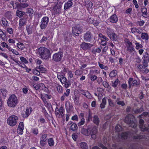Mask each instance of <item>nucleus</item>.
Segmentation results:
<instances>
[{"mask_svg": "<svg viewBox=\"0 0 149 149\" xmlns=\"http://www.w3.org/2000/svg\"><path fill=\"white\" fill-rule=\"evenodd\" d=\"M80 131L83 135L88 136L90 135L92 138L95 139L96 138L97 134V129L95 126L93 127L92 129L90 127H88L87 129L82 127Z\"/></svg>", "mask_w": 149, "mask_h": 149, "instance_id": "nucleus-1", "label": "nucleus"}, {"mask_svg": "<svg viewBox=\"0 0 149 149\" xmlns=\"http://www.w3.org/2000/svg\"><path fill=\"white\" fill-rule=\"evenodd\" d=\"M37 51L38 54L42 59H48L51 55L50 50L45 47H40Z\"/></svg>", "mask_w": 149, "mask_h": 149, "instance_id": "nucleus-2", "label": "nucleus"}, {"mask_svg": "<svg viewBox=\"0 0 149 149\" xmlns=\"http://www.w3.org/2000/svg\"><path fill=\"white\" fill-rule=\"evenodd\" d=\"M18 103V100L16 96L14 94L11 95L9 97L7 103L9 107H13Z\"/></svg>", "mask_w": 149, "mask_h": 149, "instance_id": "nucleus-3", "label": "nucleus"}, {"mask_svg": "<svg viewBox=\"0 0 149 149\" xmlns=\"http://www.w3.org/2000/svg\"><path fill=\"white\" fill-rule=\"evenodd\" d=\"M134 118L135 117L134 116L128 115L125 118V122L129 124L130 127L134 128H135L137 125L134 121Z\"/></svg>", "mask_w": 149, "mask_h": 149, "instance_id": "nucleus-4", "label": "nucleus"}, {"mask_svg": "<svg viewBox=\"0 0 149 149\" xmlns=\"http://www.w3.org/2000/svg\"><path fill=\"white\" fill-rule=\"evenodd\" d=\"M106 32L108 36L113 41H116L117 36L114 33V30L110 27H107Z\"/></svg>", "mask_w": 149, "mask_h": 149, "instance_id": "nucleus-5", "label": "nucleus"}, {"mask_svg": "<svg viewBox=\"0 0 149 149\" xmlns=\"http://www.w3.org/2000/svg\"><path fill=\"white\" fill-rule=\"evenodd\" d=\"M82 31V26L79 24L75 25L72 27V32L76 36H78Z\"/></svg>", "mask_w": 149, "mask_h": 149, "instance_id": "nucleus-6", "label": "nucleus"}, {"mask_svg": "<svg viewBox=\"0 0 149 149\" xmlns=\"http://www.w3.org/2000/svg\"><path fill=\"white\" fill-rule=\"evenodd\" d=\"M18 119L17 116L15 115H12L7 119V123L10 126H13L17 124Z\"/></svg>", "mask_w": 149, "mask_h": 149, "instance_id": "nucleus-7", "label": "nucleus"}, {"mask_svg": "<svg viewBox=\"0 0 149 149\" xmlns=\"http://www.w3.org/2000/svg\"><path fill=\"white\" fill-rule=\"evenodd\" d=\"M63 57V53L58 52L53 54L52 60L56 62H59L61 61Z\"/></svg>", "mask_w": 149, "mask_h": 149, "instance_id": "nucleus-8", "label": "nucleus"}, {"mask_svg": "<svg viewBox=\"0 0 149 149\" xmlns=\"http://www.w3.org/2000/svg\"><path fill=\"white\" fill-rule=\"evenodd\" d=\"M32 111V109L31 107H27L26 110H23L21 111V115L24 118H27Z\"/></svg>", "mask_w": 149, "mask_h": 149, "instance_id": "nucleus-9", "label": "nucleus"}, {"mask_svg": "<svg viewBox=\"0 0 149 149\" xmlns=\"http://www.w3.org/2000/svg\"><path fill=\"white\" fill-rule=\"evenodd\" d=\"M93 38V35L92 32L90 31L86 32L84 35L83 38L84 40L87 42H90Z\"/></svg>", "mask_w": 149, "mask_h": 149, "instance_id": "nucleus-10", "label": "nucleus"}, {"mask_svg": "<svg viewBox=\"0 0 149 149\" xmlns=\"http://www.w3.org/2000/svg\"><path fill=\"white\" fill-rule=\"evenodd\" d=\"M93 44L85 42H82L80 45L81 47L84 50H90L91 47L93 46Z\"/></svg>", "mask_w": 149, "mask_h": 149, "instance_id": "nucleus-11", "label": "nucleus"}, {"mask_svg": "<svg viewBox=\"0 0 149 149\" xmlns=\"http://www.w3.org/2000/svg\"><path fill=\"white\" fill-rule=\"evenodd\" d=\"M129 85V88H130L131 86H136L139 85V83H138L137 80H134L133 78H130L128 81Z\"/></svg>", "mask_w": 149, "mask_h": 149, "instance_id": "nucleus-12", "label": "nucleus"}, {"mask_svg": "<svg viewBox=\"0 0 149 149\" xmlns=\"http://www.w3.org/2000/svg\"><path fill=\"white\" fill-rule=\"evenodd\" d=\"M47 140V134H42L40 138V145L42 147H44L46 145Z\"/></svg>", "mask_w": 149, "mask_h": 149, "instance_id": "nucleus-13", "label": "nucleus"}, {"mask_svg": "<svg viewBox=\"0 0 149 149\" xmlns=\"http://www.w3.org/2000/svg\"><path fill=\"white\" fill-rule=\"evenodd\" d=\"M15 8L20 9L22 10L23 8H25L29 6V4L27 3H19L18 2L15 3Z\"/></svg>", "mask_w": 149, "mask_h": 149, "instance_id": "nucleus-14", "label": "nucleus"}, {"mask_svg": "<svg viewBox=\"0 0 149 149\" xmlns=\"http://www.w3.org/2000/svg\"><path fill=\"white\" fill-rule=\"evenodd\" d=\"M27 18L23 17L20 19L19 21V28H21L22 26L25 25L27 22Z\"/></svg>", "mask_w": 149, "mask_h": 149, "instance_id": "nucleus-15", "label": "nucleus"}, {"mask_svg": "<svg viewBox=\"0 0 149 149\" xmlns=\"http://www.w3.org/2000/svg\"><path fill=\"white\" fill-rule=\"evenodd\" d=\"M61 7L62 4L59 3H57L56 5L53 8V9L56 14L59 13L61 12L60 11L61 10Z\"/></svg>", "mask_w": 149, "mask_h": 149, "instance_id": "nucleus-16", "label": "nucleus"}, {"mask_svg": "<svg viewBox=\"0 0 149 149\" xmlns=\"http://www.w3.org/2000/svg\"><path fill=\"white\" fill-rule=\"evenodd\" d=\"M64 39L66 42L72 41L73 39L72 33L70 32L67 33L64 36Z\"/></svg>", "mask_w": 149, "mask_h": 149, "instance_id": "nucleus-17", "label": "nucleus"}, {"mask_svg": "<svg viewBox=\"0 0 149 149\" xmlns=\"http://www.w3.org/2000/svg\"><path fill=\"white\" fill-rule=\"evenodd\" d=\"M110 22L113 23H116L118 21V17L116 14L112 15L108 19Z\"/></svg>", "mask_w": 149, "mask_h": 149, "instance_id": "nucleus-18", "label": "nucleus"}, {"mask_svg": "<svg viewBox=\"0 0 149 149\" xmlns=\"http://www.w3.org/2000/svg\"><path fill=\"white\" fill-rule=\"evenodd\" d=\"M67 111L69 113L72 110L73 107L72 104L69 101H67L65 104Z\"/></svg>", "mask_w": 149, "mask_h": 149, "instance_id": "nucleus-19", "label": "nucleus"}, {"mask_svg": "<svg viewBox=\"0 0 149 149\" xmlns=\"http://www.w3.org/2000/svg\"><path fill=\"white\" fill-rule=\"evenodd\" d=\"M80 93L89 99H91L92 97L91 95L88 91H85L82 90L80 91Z\"/></svg>", "mask_w": 149, "mask_h": 149, "instance_id": "nucleus-20", "label": "nucleus"}, {"mask_svg": "<svg viewBox=\"0 0 149 149\" xmlns=\"http://www.w3.org/2000/svg\"><path fill=\"white\" fill-rule=\"evenodd\" d=\"M73 4L72 0H69L66 2L64 6V9L66 10L69 9L71 7Z\"/></svg>", "mask_w": 149, "mask_h": 149, "instance_id": "nucleus-21", "label": "nucleus"}, {"mask_svg": "<svg viewBox=\"0 0 149 149\" xmlns=\"http://www.w3.org/2000/svg\"><path fill=\"white\" fill-rule=\"evenodd\" d=\"M141 11L142 13V15L143 17L147 18L148 17L146 8L145 7L142 8L141 9Z\"/></svg>", "mask_w": 149, "mask_h": 149, "instance_id": "nucleus-22", "label": "nucleus"}, {"mask_svg": "<svg viewBox=\"0 0 149 149\" xmlns=\"http://www.w3.org/2000/svg\"><path fill=\"white\" fill-rule=\"evenodd\" d=\"M93 123L96 125H99L100 121L99 118L97 115H95L93 116Z\"/></svg>", "mask_w": 149, "mask_h": 149, "instance_id": "nucleus-23", "label": "nucleus"}, {"mask_svg": "<svg viewBox=\"0 0 149 149\" xmlns=\"http://www.w3.org/2000/svg\"><path fill=\"white\" fill-rule=\"evenodd\" d=\"M26 13L28 15L29 17L32 18L33 16L34 11L33 8H29L26 9Z\"/></svg>", "mask_w": 149, "mask_h": 149, "instance_id": "nucleus-24", "label": "nucleus"}, {"mask_svg": "<svg viewBox=\"0 0 149 149\" xmlns=\"http://www.w3.org/2000/svg\"><path fill=\"white\" fill-rule=\"evenodd\" d=\"M20 9H17L16 13V16L19 18L22 17L25 14L26 12L24 11L20 10Z\"/></svg>", "mask_w": 149, "mask_h": 149, "instance_id": "nucleus-25", "label": "nucleus"}, {"mask_svg": "<svg viewBox=\"0 0 149 149\" xmlns=\"http://www.w3.org/2000/svg\"><path fill=\"white\" fill-rule=\"evenodd\" d=\"M144 110L143 106H142L139 109H135L133 110V111L134 114H138L141 113L144 111Z\"/></svg>", "mask_w": 149, "mask_h": 149, "instance_id": "nucleus-26", "label": "nucleus"}, {"mask_svg": "<svg viewBox=\"0 0 149 149\" xmlns=\"http://www.w3.org/2000/svg\"><path fill=\"white\" fill-rule=\"evenodd\" d=\"M84 2L87 8L91 9L92 8L93 3L89 0H85Z\"/></svg>", "mask_w": 149, "mask_h": 149, "instance_id": "nucleus-27", "label": "nucleus"}, {"mask_svg": "<svg viewBox=\"0 0 149 149\" xmlns=\"http://www.w3.org/2000/svg\"><path fill=\"white\" fill-rule=\"evenodd\" d=\"M142 30L141 29H138L136 27H134L131 29V32L133 33H135L136 32L140 34L142 31Z\"/></svg>", "mask_w": 149, "mask_h": 149, "instance_id": "nucleus-28", "label": "nucleus"}, {"mask_svg": "<svg viewBox=\"0 0 149 149\" xmlns=\"http://www.w3.org/2000/svg\"><path fill=\"white\" fill-rule=\"evenodd\" d=\"M141 37L142 39L145 40L146 41H147L148 39V36L147 33H141Z\"/></svg>", "mask_w": 149, "mask_h": 149, "instance_id": "nucleus-29", "label": "nucleus"}, {"mask_svg": "<svg viewBox=\"0 0 149 149\" xmlns=\"http://www.w3.org/2000/svg\"><path fill=\"white\" fill-rule=\"evenodd\" d=\"M37 70H39V72L38 73L40 74V72L42 73H45L46 71L45 68L43 67L42 65H40L39 66L36 67Z\"/></svg>", "mask_w": 149, "mask_h": 149, "instance_id": "nucleus-30", "label": "nucleus"}, {"mask_svg": "<svg viewBox=\"0 0 149 149\" xmlns=\"http://www.w3.org/2000/svg\"><path fill=\"white\" fill-rule=\"evenodd\" d=\"M1 21L3 26L4 27H6L9 26L8 22L6 19L4 18H2L1 19Z\"/></svg>", "mask_w": 149, "mask_h": 149, "instance_id": "nucleus-31", "label": "nucleus"}, {"mask_svg": "<svg viewBox=\"0 0 149 149\" xmlns=\"http://www.w3.org/2000/svg\"><path fill=\"white\" fill-rule=\"evenodd\" d=\"M48 144L50 146H53L54 144V141L52 138H49L47 140Z\"/></svg>", "mask_w": 149, "mask_h": 149, "instance_id": "nucleus-32", "label": "nucleus"}, {"mask_svg": "<svg viewBox=\"0 0 149 149\" xmlns=\"http://www.w3.org/2000/svg\"><path fill=\"white\" fill-rule=\"evenodd\" d=\"M142 58L143 61H147L149 62V54L147 52H145L143 54Z\"/></svg>", "mask_w": 149, "mask_h": 149, "instance_id": "nucleus-33", "label": "nucleus"}, {"mask_svg": "<svg viewBox=\"0 0 149 149\" xmlns=\"http://www.w3.org/2000/svg\"><path fill=\"white\" fill-rule=\"evenodd\" d=\"M80 146L82 149H88V146L86 143L81 142L80 143Z\"/></svg>", "mask_w": 149, "mask_h": 149, "instance_id": "nucleus-34", "label": "nucleus"}, {"mask_svg": "<svg viewBox=\"0 0 149 149\" xmlns=\"http://www.w3.org/2000/svg\"><path fill=\"white\" fill-rule=\"evenodd\" d=\"M0 37L2 38V40L5 41L6 38V35L0 29Z\"/></svg>", "mask_w": 149, "mask_h": 149, "instance_id": "nucleus-35", "label": "nucleus"}, {"mask_svg": "<svg viewBox=\"0 0 149 149\" xmlns=\"http://www.w3.org/2000/svg\"><path fill=\"white\" fill-rule=\"evenodd\" d=\"M48 24L43 22H41L40 24V28L41 29H44L47 27Z\"/></svg>", "mask_w": 149, "mask_h": 149, "instance_id": "nucleus-36", "label": "nucleus"}, {"mask_svg": "<svg viewBox=\"0 0 149 149\" xmlns=\"http://www.w3.org/2000/svg\"><path fill=\"white\" fill-rule=\"evenodd\" d=\"M7 91L5 89H0V95L2 94L3 96H6L7 94Z\"/></svg>", "mask_w": 149, "mask_h": 149, "instance_id": "nucleus-37", "label": "nucleus"}, {"mask_svg": "<svg viewBox=\"0 0 149 149\" xmlns=\"http://www.w3.org/2000/svg\"><path fill=\"white\" fill-rule=\"evenodd\" d=\"M117 71L116 70H115L111 71L109 74V77H115L117 74Z\"/></svg>", "mask_w": 149, "mask_h": 149, "instance_id": "nucleus-38", "label": "nucleus"}, {"mask_svg": "<svg viewBox=\"0 0 149 149\" xmlns=\"http://www.w3.org/2000/svg\"><path fill=\"white\" fill-rule=\"evenodd\" d=\"M71 130L72 131H75L78 129L77 125L75 123H73L70 126Z\"/></svg>", "mask_w": 149, "mask_h": 149, "instance_id": "nucleus-39", "label": "nucleus"}, {"mask_svg": "<svg viewBox=\"0 0 149 149\" xmlns=\"http://www.w3.org/2000/svg\"><path fill=\"white\" fill-rule=\"evenodd\" d=\"M17 46L18 48L20 49H23L25 47L24 44L22 43L19 42L17 44Z\"/></svg>", "mask_w": 149, "mask_h": 149, "instance_id": "nucleus-40", "label": "nucleus"}, {"mask_svg": "<svg viewBox=\"0 0 149 149\" xmlns=\"http://www.w3.org/2000/svg\"><path fill=\"white\" fill-rule=\"evenodd\" d=\"M128 134L127 132H123L121 134V137L122 139H126L128 137Z\"/></svg>", "mask_w": 149, "mask_h": 149, "instance_id": "nucleus-41", "label": "nucleus"}, {"mask_svg": "<svg viewBox=\"0 0 149 149\" xmlns=\"http://www.w3.org/2000/svg\"><path fill=\"white\" fill-rule=\"evenodd\" d=\"M85 120L84 118H81L80 121H79L78 123V125L79 127L82 126L85 123Z\"/></svg>", "mask_w": 149, "mask_h": 149, "instance_id": "nucleus-42", "label": "nucleus"}, {"mask_svg": "<svg viewBox=\"0 0 149 149\" xmlns=\"http://www.w3.org/2000/svg\"><path fill=\"white\" fill-rule=\"evenodd\" d=\"M63 84H64V86L66 88H68L69 86L71 85V81L70 80H68L65 81L64 83Z\"/></svg>", "mask_w": 149, "mask_h": 149, "instance_id": "nucleus-43", "label": "nucleus"}, {"mask_svg": "<svg viewBox=\"0 0 149 149\" xmlns=\"http://www.w3.org/2000/svg\"><path fill=\"white\" fill-rule=\"evenodd\" d=\"M49 21V19L48 17L45 16L44 17L42 18L41 19V21L46 23L47 24H48Z\"/></svg>", "mask_w": 149, "mask_h": 149, "instance_id": "nucleus-44", "label": "nucleus"}, {"mask_svg": "<svg viewBox=\"0 0 149 149\" xmlns=\"http://www.w3.org/2000/svg\"><path fill=\"white\" fill-rule=\"evenodd\" d=\"M99 37L102 39H103L102 40L105 41H107L109 40V39L107 38L105 36L103 35L101 33H100L98 34Z\"/></svg>", "mask_w": 149, "mask_h": 149, "instance_id": "nucleus-45", "label": "nucleus"}, {"mask_svg": "<svg viewBox=\"0 0 149 149\" xmlns=\"http://www.w3.org/2000/svg\"><path fill=\"white\" fill-rule=\"evenodd\" d=\"M127 51L130 53H131L132 52L135 50V49L133 46H127Z\"/></svg>", "mask_w": 149, "mask_h": 149, "instance_id": "nucleus-46", "label": "nucleus"}, {"mask_svg": "<svg viewBox=\"0 0 149 149\" xmlns=\"http://www.w3.org/2000/svg\"><path fill=\"white\" fill-rule=\"evenodd\" d=\"M115 129L116 131L119 132L122 131V127L120 125H117L115 127Z\"/></svg>", "mask_w": 149, "mask_h": 149, "instance_id": "nucleus-47", "label": "nucleus"}, {"mask_svg": "<svg viewBox=\"0 0 149 149\" xmlns=\"http://www.w3.org/2000/svg\"><path fill=\"white\" fill-rule=\"evenodd\" d=\"M135 45H136V48L137 49H138L140 48H141L143 47L142 45L140 44L139 43L137 42H135Z\"/></svg>", "mask_w": 149, "mask_h": 149, "instance_id": "nucleus-48", "label": "nucleus"}, {"mask_svg": "<svg viewBox=\"0 0 149 149\" xmlns=\"http://www.w3.org/2000/svg\"><path fill=\"white\" fill-rule=\"evenodd\" d=\"M133 138L134 139H141L143 138V136L141 135H139L138 136H134Z\"/></svg>", "mask_w": 149, "mask_h": 149, "instance_id": "nucleus-49", "label": "nucleus"}, {"mask_svg": "<svg viewBox=\"0 0 149 149\" xmlns=\"http://www.w3.org/2000/svg\"><path fill=\"white\" fill-rule=\"evenodd\" d=\"M99 66L101 69H104L107 70L108 69V67L100 63L99 62H98Z\"/></svg>", "mask_w": 149, "mask_h": 149, "instance_id": "nucleus-50", "label": "nucleus"}, {"mask_svg": "<svg viewBox=\"0 0 149 149\" xmlns=\"http://www.w3.org/2000/svg\"><path fill=\"white\" fill-rule=\"evenodd\" d=\"M55 113L56 117L60 118V111L57 107H56L55 109Z\"/></svg>", "mask_w": 149, "mask_h": 149, "instance_id": "nucleus-51", "label": "nucleus"}, {"mask_svg": "<svg viewBox=\"0 0 149 149\" xmlns=\"http://www.w3.org/2000/svg\"><path fill=\"white\" fill-rule=\"evenodd\" d=\"M48 39V38L46 36H43L39 42L40 43H43L45 42Z\"/></svg>", "mask_w": 149, "mask_h": 149, "instance_id": "nucleus-52", "label": "nucleus"}, {"mask_svg": "<svg viewBox=\"0 0 149 149\" xmlns=\"http://www.w3.org/2000/svg\"><path fill=\"white\" fill-rule=\"evenodd\" d=\"M20 59L22 63H28V61L23 56H21L20 57Z\"/></svg>", "mask_w": 149, "mask_h": 149, "instance_id": "nucleus-53", "label": "nucleus"}, {"mask_svg": "<svg viewBox=\"0 0 149 149\" xmlns=\"http://www.w3.org/2000/svg\"><path fill=\"white\" fill-rule=\"evenodd\" d=\"M119 80L118 79H117L113 83L112 86L113 87H116L117 86L118 84Z\"/></svg>", "mask_w": 149, "mask_h": 149, "instance_id": "nucleus-54", "label": "nucleus"}, {"mask_svg": "<svg viewBox=\"0 0 149 149\" xmlns=\"http://www.w3.org/2000/svg\"><path fill=\"white\" fill-rule=\"evenodd\" d=\"M32 132L34 134L37 135L38 134V129L37 128L32 129Z\"/></svg>", "mask_w": 149, "mask_h": 149, "instance_id": "nucleus-55", "label": "nucleus"}, {"mask_svg": "<svg viewBox=\"0 0 149 149\" xmlns=\"http://www.w3.org/2000/svg\"><path fill=\"white\" fill-rule=\"evenodd\" d=\"M139 127H142L143 126L144 123V120L142 119H140L139 120Z\"/></svg>", "mask_w": 149, "mask_h": 149, "instance_id": "nucleus-56", "label": "nucleus"}, {"mask_svg": "<svg viewBox=\"0 0 149 149\" xmlns=\"http://www.w3.org/2000/svg\"><path fill=\"white\" fill-rule=\"evenodd\" d=\"M5 15L7 18H10L11 16V12L10 11H7L5 14Z\"/></svg>", "mask_w": 149, "mask_h": 149, "instance_id": "nucleus-57", "label": "nucleus"}, {"mask_svg": "<svg viewBox=\"0 0 149 149\" xmlns=\"http://www.w3.org/2000/svg\"><path fill=\"white\" fill-rule=\"evenodd\" d=\"M57 91L59 93H63V88L60 85H59L57 86Z\"/></svg>", "mask_w": 149, "mask_h": 149, "instance_id": "nucleus-58", "label": "nucleus"}, {"mask_svg": "<svg viewBox=\"0 0 149 149\" xmlns=\"http://www.w3.org/2000/svg\"><path fill=\"white\" fill-rule=\"evenodd\" d=\"M138 69L140 70V71H141V70L143 69V70H145L146 69H147V67H145L143 66H142L141 64H139L138 66Z\"/></svg>", "mask_w": 149, "mask_h": 149, "instance_id": "nucleus-59", "label": "nucleus"}, {"mask_svg": "<svg viewBox=\"0 0 149 149\" xmlns=\"http://www.w3.org/2000/svg\"><path fill=\"white\" fill-rule=\"evenodd\" d=\"M92 22H91L95 26H97L99 24V23L97 20H93V19H91Z\"/></svg>", "mask_w": 149, "mask_h": 149, "instance_id": "nucleus-60", "label": "nucleus"}, {"mask_svg": "<svg viewBox=\"0 0 149 149\" xmlns=\"http://www.w3.org/2000/svg\"><path fill=\"white\" fill-rule=\"evenodd\" d=\"M73 99L75 103H76L77 104L78 103L79 100V97L75 95L74 97L73 98Z\"/></svg>", "mask_w": 149, "mask_h": 149, "instance_id": "nucleus-61", "label": "nucleus"}, {"mask_svg": "<svg viewBox=\"0 0 149 149\" xmlns=\"http://www.w3.org/2000/svg\"><path fill=\"white\" fill-rule=\"evenodd\" d=\"M82 73L83 72L82 71L79 70H77L75 71V75L78 76L81 75Z\"/></svg>", "mask_w": 149, "mask_h": 149, "instance_id": "nucleus-62", "label": "nucleus"}, {"mask_svg": "<svg viewBox=\"0 0 149 149\" xmlns=\"http://www.w3.org/2000/svg\"><path fill=\"white\" fill-rule=\"evenodd\" d=\"M23 129L18 128L17 130V132L18 134L22 135L23 133Z\"/></svg>", "mask_w": 149, "mask_h": 149, "instance_id": "nucleus-63", "label": "nucleus"}, {"mask_svg": "<svg viewBox=\"0 0 149 149\" xmlns=\"http://www.w3.org/2000/svg\"><path fill=\"white\" fill-rule=\"evenodd\" d=\"M70 90L69 89H67L66 90V92L64 93L63 95L67 97H68L70 94Z\"/></svg>", "mask_w": 149, "mask_h": 149, "instance_id": "nucleus-64", "label": "nucleus"}]
</instances>
